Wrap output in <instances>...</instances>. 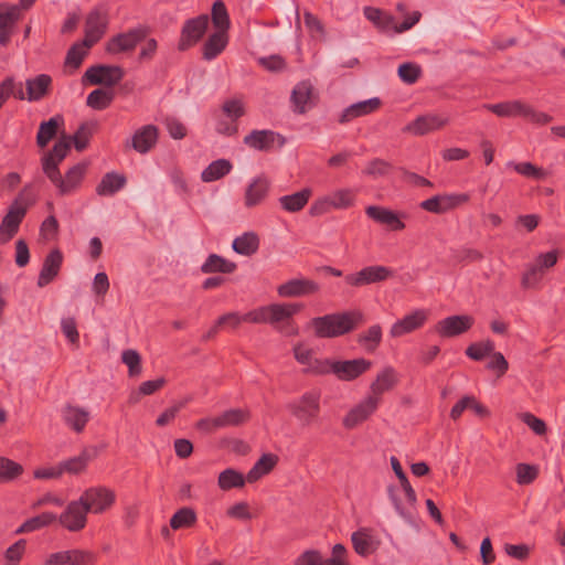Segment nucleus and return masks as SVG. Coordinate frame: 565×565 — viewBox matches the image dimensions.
I'll return each instance as SVG.
<instances>
[{
	"label": "nucleus",
	"mask_w": 565,
	"mask_h": 565,
	"mask_svg": "<svg viewBox=\"0 0 565 565\" xmlns=\"http://www.w3.org/2000/svg\"><path fill=\"white\" fill-rule=\"evenodd\" d=\"M96 128V122H83L72 137L74 147L77 151H83L89 142Z\"/></svg>",
	"instance_id": "obj_52"
},
{
	"label": "nucleus",
	"mask_w": 565,
	"mask_h": 565,
	"mask_svg": "<svg viewBox=\"0 0 565 565\" xmlns=\"http://www.w3.org/2000/svg\"><path fill=\"white\" fill-rule=\"evenodd\" d=\"M92 46L93 44H88L85 40L73 44L67 51L65 66L77 70Z\"/></svg>",
	"instance_id": "obj_48"
},
{
	"label": "nucleus",
	"mask_w": 565,
	"mask_h": 565,
	"mask_svg": "<svg viewBox=\"0 0 565 565\" xmlns=\"http://www.w3.org/2000/svg\"><path fill=\"white\" fill-rule=\"evenodd\" d=\"M198 522V515L193 508L183 507L177 510L170 518V529L178 531L181 529H191Z\"/></svg>",
	"instance_id": "obj_40"
},
{
	"label": "nucleus",
	"mask_w": 565,
	"mask_h": 565,
	"mask_svg": "<svg viewBox=\"0 0 565 565\" xmlns=\"http://www.w3.org/2000/svg\"><path fill=\"white\" fill-rule=\"evenodd\" d=\"M287 408L302 426H310L320 414V393L306 392L298 399L290 402Z\"/></svg>",
	"instance_id": "obj_4"
},
{
	"label": "nucleus",
	"mask_w": 565,
	"mask_h": 565,
	"mask_svg": "<svg viewBox=\"0 0 565 565\" xmlns=\"http://www.w3.org/2000/svg\"><path fill=\"white\" fill-rule=\"evenodd\" d=\"M212 22L222 32H226L230 28L228 13L222 0H216L212 6Z\"/></svg>",
	"instance_id": "obj_53"
},
{
	"label": "nucleus",
	"mask_w": 565,
	"mask_h": 565,
	"mask_svg": "<svg viewBox=\"0 0 565 565\" xmlns=\"http://www.w3.org/2000/svg\"><path fill=\"white\" fill-rule=\"evenodd\" d=\"M332 209L345 210L354 204L355 192L351 189H340L328 194Z\"/></svg>",
	"instance_id": "obj_50"
},
{
	"label": "nucleus",
	"mask_w": 565,
	"mask_h": 565,
	"mask_svg": "<svg viewBox=\"0 0 565 565\" xmlns=\"http://www.w3.org/2000/svg\"><path fill=\"white\" fill-rule=\"evenodd\" d=\"M323 565H350L349 553L343 544H335L332 547L331 556L323 558Z\"/></svg>",
	"instance_id": "obj_63"
},
{
	"label": "nucleus",
	"mask_w": 565,
	"mask_h": 565,
	"mask_svg": "<svg viewBox=\"0 0 565 565\" xmlns=\"http://www.w3.org/2000/svg\"><path fill=\"white\" fill-rule=\"evenodd\" d=\"M124 174L117 172H107L96 186V193L100 196H111L126 185Z\"/></svg>",
	"instance_id": "obj_35"
},
{
	"label": "nucleus",
	"mask_w": 565,
	"mask_h": 565,
	"mask_svg": "<svg viewBox=\"0 0 565 565\" xmlns=\"http://www.w3.org/2000/svg\"><path fill=\"white\" fill-rule=\"evenodd\" d=\"M148 30L145 26H137L127 32L113 36L106 44V51L109 54L127 53L135 50L137 44L143 41Z\"/></svg>",
	"instance_id": "obj_9"
},
{
	"label": "nucleus",
	"mask_w": 565,
	"mask_h": 565,
	"mask_svg": "<svg viewBox=\"0 0 565 565\" xmlns=\"http://www.w3.org/2000/svg\"><path fill=\"white\" fill-rule=\"evenodd\" d=\"M364 321L365 318L363 312L355 309L313 318L311 320V326L318 338L330 339L338 338L353 331Z\"/></svg>",
	"instance_id": "obj_2"
},
{
	"label": "nucleus",
	"mask_w": 565,
	"mask_h": 565,
	"mask_svg": "<svg viewBox=\"0 0 565 565\" xmlns=\"http://www.w3.org/2000/svg\"><path fill=\"white\" fill-rule=\"evenodd\" d=\"M97 451L94 448H84L79 455L60 462L61 469L70 475H78L85 471L88 462L95 458Z\"/></svg>",
	"instance_id": "obj_34"
},
{
	"label": "nucleus",
	"mask_w": 565,
	"mask_h": 565,
	"mask_svg": "<svg viewBox=\"0 0 565 565\" xmlns=\"http://www.w3.org/2000/svg\"><path fill=\"white\" fill-rule=\"evenodd\" d=\"M270 189V182L267 177L258 175L254 178L247 185L244 204L246 207H254L259 205L268 195Z\"/></svg>",
	"instance_id": "obj_29"
},
{
	"label": "nucleus",
	"mask_w": 565,
	"mask_h": 565,
	"mask_svg": "<svg viewBox=\"0 0 565 565\" xmlns=\"http://www.w3.org/2000/svg\"><path fill=\"white\" fill-rule=\"evenodd\" d=\"M516 482L521 486L532 483L539 475V470L533 465L518 463L515 467Z\"/></svg>",
	"instance_id": "obj_61"
},
{
	"label": "nucleus",
	"mask_w": 565,
	"mask_h": 565,
	"mask_svg": "<svg viewBox=\"0 0 565 565\" xmlns=\"http://www.w3.org/2000/svg\"><path fill=\"white\" fill-rule=\"evenodd\" d=\"M86 169L87 167L85 163H77L70 168L64 177L60 171H57L56 177L47 178L57 189L60 195H70L79 189L85 177Z\"/></svg>",
	"instance_id": "obj_11"
},
{
	"label": "nucleus",
	"mask_w": 565,
	"mask_h": 565,
	"mask_svg": "<svg viewBox=\"0 0 565 565\" xmlns=\"http://www.w3.org/2000/svg\"><path fill=\"white\" fill-rule=\"evenodd\" d=\"M277 462V458L274 455L265 454L263 455L252 467L246 476V480L249 483H253L259 480L265 475L269 473L271 469L275 467Z\"/></svg>",
	"instance_id": "obj_44"
},
{
	"label": "nucleus",
	"mask_w": 565,
	"mask_h": 565,
	"mask_svg": "<svg viewBox=\"0 0 565 565\" xmlns=\"http://www.w3.org/2000/svg\"><path fill=\"white\" fill-rule=\"evenodd\" d=\"M107 25V10L104 7L94 8L86 17L84 40L88 44H96L105 34Z\"/></svg>",
	"instance_id": "obj_14"
},
{
	"label": "nucleus",
	"mask_w": 565,
	"mask_h": 565,
	"mask_svg": "<svg viewBox=\"0 0 565 565\" xmlns=\"http://www.w3.org/2000/svg\"><path fill=\"white\" fill-rule=\"evenodd\" d=\"M19 19L20 8L18 6L0 3V29L13 28Z\"/></svg>",
	"instance_id": "obj_59"
},
{
	"label": "nucleus",
	"mask_w": 565,
	"mask_h": 565,
	"mask_svg": "<svg viewBox=\"0 0 565 565\" xmlns=\"http://www.w3.org/2000/svg\"><path fill=\"white\" fill-rule=\"evenodd\" d=\"M311 194V189L305 188L296 193L280 196L278 202L286 212L296 213L307 205Z\"/></svg>",
	"instance_id": "obj_36"
},
{
	"label": "nucleus",
	"mask_w": 565,
	"mask_h": 565,
	"mask_svg": "<svg viewBox=\"0 0 565 565\" xmlns=\"http://www.w3.org/2000/svg\"><path fill=\"white\" fill-rule=\"evenodd\" d=\"M125 72L117 65H94L86 70L83 81L90 85L113 87L121 82Z\"/></svg>",
	"instance_id": "obj_6"
},
{
	"label": "nucleus",
	"mask_w": 565,
	"mask_h": 565,
	"mask_svg": "<svg viewBox=\"0 0 565 565\" xmlns=\"http://www.w3.org/2000/svg\"><path fill=\"white\" fill-rule=\"evenodd\" d=\"M207 25L209 17L206 14L186 20L181 30L178 50L186 51L195 45L204 35Z\"/></svg>",
	"instance_id": "obj_13"
},
{
	"label": "nucleus",
	"mask_w": 565,
	"mask_h": 565,
	"mask_svg": "<svg viewBox=\"0 0 565 565\" xmlns=\"http://www.w3.org/2000/svg\"><path fill=\"white\" fill-rule=\"evenodd\" d=\"M397 74L402 82L412 85L415 84L422 75V67L412 62L403 63L398 66Z\"/></svg>",
	"instance_id": "obj_60"
},
{
	"label": "nucleus",
	"mask_w": 565,
	"mask_h": 565,
	"mask_svg": "<svg viewBox=\"0 0 565 565\" xmlns=\"http://www.w3.org/2000/svg\"><path fill=\"white\" fill-rule=\"evenodd\" d=\"M114 99V93L97 88L90 92L86 98V104L95 110H104L108 108Z\"/></svg>",
	"instance_id": "obj_49"
},
{
	"label": "nucleus",
	"mask_w": 565,
	"mask_h": 565,
	"mask_svg": "<svg viewBox=\"0 0 565 565\" xmlns=\"http://www.w3.org/2000/svg\"><path fill=\"white\" fill-rule=\"evenodd\" d=\"M65 424L76 433H81L89 420V413L82 407L67 405L63 409Z\"/></svg>",
	"instance_id": "obj_37"
},
{
	"label": "nucleus",
	"mask_w": 565,
	"mask_h": 565,
	"mask_svg": "<svg viewBox=\"0 0 565 565\" xmlns=\"http://www.w3.org/2000/svg\"><path fill=\"white\" fill-rule=\"evenodd\" d=\"M26 214V207L18 200L9 207L0 224V244H6L18 233L20 224Z\"/></svg>",
	"instance_id": "obj_16"
},
{
	"label": "nucleus",
	"mask_w": 565,
	"mask_h": 565,
	"mask_svg": "<svg viewBox=\"0 0 565 565\" xmlns=\"http://www.w3.org/2000/svg\"><path fill=\"white\" fill-rule=\"evenodd\" d=\"M313 87L310 82L298 83L291 92V104L295 113L303 114L311 106Z\"/></svg>",
	"instance_id": "obj_32"
},
{
	"label": "nucleus",
	"mask_w": 565,
	"mask_h": 565,
	"mask_svg": "<svg viewBox=\"0 0 565 565\" xmlns=\"http://www.w3.org/2000/svg\"><path fill=\"white\" fill-rule=\"evenodd\" d=\"M382 335H383V332H382L381 326L373 324L358 335L356 342L366 352H374L381 344Z\"/></svg>",
	"instance_id": "obj_43"
},
{
	"label": "nucleus",
	"mask_w": 565,
	"mask_h": 565,
	"mask_svg": "<svg viewBox=\"0 0 565 565\" xmlns=\"http://www.w3.org/2000/svg\"><path fill=\"white\" fill-rule=\"evenodd\" d=\"M158 141V128L154 125H146L135 131L131 137V147L139 153L149 152Z\"/></svg>",
	"instance_id": "obj_31"
},
{
	"label": "nucleus",
	"mask_w": 565,
	"mask_h": 565,
	"mask_svg": "<svg viewBox=\"0 0 565 565\" xmlns=\"http://www.w3.org/2000/svg\"><path fill=\"white\" fill-rule=\"evenodd\" d=\"M226 32L217 31L209 36L203 45V57L206 61L214 60L223 52L227 44Z\"/></svg>",
	"instance_id": "obj_42"
},
{
	"label": "nucleus",
	"mask_w": 565,
	"mask_h": 565,
	"mask_svg": "<svg viewBox=\"0 0 565 565\" xmlns=\"http://www.w3.org/2000/svg\"><path fill=\"white\" fill-rule=\"evenodd\" d=\"M494 351V343L490 340L470 344L466 349V355L475 361H481Z\"/></svg>",
	"instance_id": "obj_58"
},
{
	"label": "nucleus",
	"mask_w": 565,
	"mask_h": 565,
	"mask_svg": "<svg viewBox=\"0 0 565 565\" xmlns=\"http://www.w3.org/2000/svg\"><path fill=\"white\" fill-rule=\"evenodd\" d=\"M399 383V374L395 367L386 365L379 371L374 381L370 384V395L376 396L382 402V395L392 391Z\"/></svg>",
	"instance_id": "obj_23"
},
{
	"label": "nucleus",
	"mask_w": 565,
	"mask_h": 565,
	"mask_svg": "<svg viewBox=\"0 0 565 565\" xmlns=\"http://www.w3.org/2000/svg\"><path fill=\"white\" fill-rule=\"evenodd\" d=\"M236 264L217 255L210 254L205 262L201 265V271L203 274H232L236 269Z\"/></svg>",
	"instance_id": "obj_38"
},
{
	"label": "nucleus",
	"mask_w": 565,
	"mask_h": 565,
	"mask_svg": "<svg viewBox=\"0 0 565 565\" xmlns=\"http://www.w3.org/2000/svg\"><path fill=\"white\" fill-rule=\"evenodd\" d=\"M300 303H273L250 310L246 313L228 312L217 319V326L237 329L243 322L250 323H270L276 326L288 321L294 315L300 311Z\"/></svg>",
	"instance_id": "obj_1"
},
{
	"label": "nucleus",
	"mask_w": 565,
	"mask_h": 565,
	"mask_svg": "<svg viewBox=\"0 0 565 565\" xmlns=\"http://www.w3.org/2000/svg\"><path fill=\"white\" fill-rule=\"evenodd\" d=\"M372 367V362L364 358L335 361L334 375L340 381H353Z\"/></svg>",
	"instance_id": "obj_24"
},
{
	"label": "nucleus",
	"mask_w": 565,
	"mask_h": 565,
	"mask_svg": "<svg viewBox=\"0 0 565 565\" xmlns=\"http://www.w3.org/2000/svg\"><path fill=\"white\" fill-rule=\"evenodd\" d=\"M64 122L61 115L50 118L47 121L41 122L36 135V143L40 148H44L56 136L60 126Z\"/></svg>",
	"instance_id": "obj_39"
},
{
	"label": "nucleus",
	"mask_w": 565,
	"mask_h": 565,
	"mask_svg": "<svg viewBox=\"0 0 565 565\" xmlns=\"http://www.w3.org/2000/svg\"><path fill=\"white\" fill-rule=\"evenodd\" d=\"M320 291V285L309 278H292L281 284L277 288V292L280 297H307L316 295Z\"/></svg>",
	"instance_id": "obj_18"
},
{
	"label": "nucleus",
	"mask_w": 565,
	"mask_h": 565,
	"mask_svg": "<svg viewBox=\"0 0 565 565\" xmlns=\"http://www.w3.org/2000/svg\"><path fill=\"white\" fill-rule=\"evenodd\" d=\"M294 565H323V556L318 550H306L294 561Z\"/></svg>",
	"instance_id": "obj_64"
},
{
	"label": "nucleus",
	"mask_w": 565,
	"mask_h": 565,
	"mask_svg": "<svg viewBox=\"0 0 565 565\" xmlns=\"http://www.w3.org/2000/svg\"><path fill=\"white\" fill-rule=\"evenodd\" d=\"M475 323L469 315H454L439 320L433 331L440 338H456L468 332Z\"/></svg>",
	"instance_id": "obj_7"
},
{
	"label": "nucleus",
	"mask_w": 565,
	"mask_h": 565,
	"mask_svg": "<svg viewBox=\"0 0 565 565\" xmlns=\"http://www.w3.org/2000/svg\"><path fill=\"white\" fill-rule=\"evenodd\" d=\"M467 193L437 194L419 203L420 209L434 214H444L469 201Z\"/></svg>",
	"instance_id": "obj_8"
},
{
	"label": "nucleus",
	"mask_w": 565,
	"mask_h": 565,
	"mask_svg": "<svg viewBox=\"0 0 565 565\" xmlns=\"http://www.w3.org/2000/svg\"><path fill=\"white\" fill-rule=\"evenodd\" d=\"M363 13L381 32L395 34L396 21L392 14L374 7H365Z\"/></svg>",
	"instance_id": "obj_33"
},
{
	"label": "nucleus",
	"mask_w": 565,
	"mask_h": 565,
	"mask_svg": "<svg viewBox=\"0 0 565 565\" xmlns=\"http://www.w3.org/2000/svg\"><path fill=\"white\" fill-rule=\"evenodd\" d=\"M365 214L374 222L387 226L391 231H403L405 223L401 220L399 214L380 205H369Z\"/></svg>",
	"instance_id": "obj_26"
},
{
	"label": "nucleus",
	"mask_w": 565,
	"mask_h": 565,
	"mask_svg": "<svg viewBox=\"0 0 565 565\" xmlns=\"http://www.w3.org/2000/svg\"><path fill=\"white\" fill-rule=\"evenodd\" d=\"M232 247L237 254L250 256L257 252L259 238L255 233L247 232L236 237L233 241Z\"/></svg>",
	"instance_id": "obj_45"
},
{
	"label": "nucleus",
	"mask_w": 565,
	"mask_h": 565,
	"mask_svg": "<svg viewBox=\"0 0 565 565\" xmlns=\"http://www.w3.org/2000/svg\"><path fill=\"white\" fill-rule=\"evenodd\" d=\"M121 360L128 366L130 376H137L141 373V358L136 350H125L121 354Z\"/></svg>",
	"instance_id": "obj_62"
},
{
	"label": "nucleus",
	"mask_w": 565,
	"mask_h": 565,
	"mask_svg": "<svg viewBox=\"0 0 565 565\" xmlns=\"http://www.w3.org/2000/svg\"><path fill=\"white\" fill-rule=\"evenodd\" d=\"M233 166L227 159H217L211 162L201 173L203 182H214L227 175Z\"/></svg>",
	"instance_id": "obj_41"
},
{
	"label": "nucleus",
	"mask_w": 565,
	"mask_h": 565,
	"mask_svg": "<svg viewBox=\"0 0 565 565\" xmlns=\"http://www.w3.org/2000/svg\"><path fill=\"white\" fill-rule=\"evenodd\" d=\"M56 520V515L52 512H43L39 515L28 519L17 530V534L30 533L45 527Z\"/></svg>",
	"instance_id": "obj_47"
},
{
	"label": "nucleus",
	"mask_w": 565,
	"mask_h": 565,
	"mask_svg": "<svg viewBox=\"0 0 565 565\" xmlns=\"http://www.w3.org/2000/svg\"><path fill=\"white\" fill-rule=\"evenodd\" d=\"M245 481L247 480L241 472L232 468H228L220 473L217 483L222 490L226 491L232 488L243 487L245 484Z\"/></svg>",
	"instance_id": "obj_51"
},
{
	"label": "nucleus",
	"mask_w": 565,
	"mask_h": 565,
	"mask_svg": "<svg viewBox=\"0 0 565 565\" xmlns=\"http://www.w3.org/2000/svg\"><path fill=\"white\" fill-rule=\"evenodd\" d=\"M393 275L391 268L382 265L367 266L360 271L345 276V282L350 286L361 287L370 284L381 282Z\"/></svg>",
	"instance_id": "obj_15"
},
{
	"label": "nucleus",
	"mask_w": 565,
	"mask_h": 565,
	"mask_svg": "<svg viewBox=\"0 0 565 565\" xmlns=\"http://www.w3.org/2000/svg\"><path fill=\"white\" fill-rule=\"evenodd\" d=\"M88 512L100 514L113 507L116 494L106 487H92L86 489L79 497Z\"/></svg>",
	"instance_id": "obj_5"
},
{
	"label": "nucleus",
	"mask_w": 565,
	"mask_h": 565,
	"mask_svg": "<svg viewBox=\"0 0 565 565\" xmlns=\"http://www.w3.org/2000/svg\"><path fill=\"white\" fill-rule=\"evenodd\" d=\"M544 271L535 263L529 264L521 278V286L524 289L536 288L543 279Z\"/></svg>",
	"instance_id": "obj_54"
},
{
	"label": "nucleus",
	"mask_w": 565,
	"mask_h": 565,
	"mask_svg": "<svg viewBox=\"0 0 565 565\" xmlns=\"http://www.w3.org/2000/svg\"><path fill=\"white\" fill-rule=\"evenodd\" d=\"M381 403L376 396L370 394L364 397L359 404L349 411L343 418V426L348 429L356 427L359 424L365 422L372 414L375 413Z\"/></svg>",
	"instance_id": "obj_20"
},
{
	"label": "nucleus",
	"mask_w": 565,
	"mask_h": 565,
	"mask_svg": "<svg viewBox=\"0 0 565 565\" xmlns=\"http://www.w3.org/2000/svg\"><path fill=\"white\" fill-rule=\"evenodd\" d=\"M23 472V468L20 463L0 457V483L14 480Z\"/></svg>",
	"instance_id": "obj_55"
},
{
	"label": "nucleus",
	"mask_w": 565,
	"mask_h": 565,
	"mask_svg": "<svg viewBox=\"0 0 565 565\" xmlns=\"http://www.w3.org/2000/svg\"><path fill=\"white\" fill-rule=\"evenodd\" d=\"M96 556L90 551L73 548L52 553L45 559V565H88L93 564Z\"/></svg>",
	"instance_id": "obj_19"
},
{
	"label": "nucleus",
	"mask_w": 565,
	"mask_h": 565,
	"mask_svg": "<svg viewBox=\"0 0 565 565\" xmlns=\"http://www.w3.org/2000/svg\"><path fill=\"white\" fill-rule=\"evenodd\" d=\"M244 145L257 151H271L275 147L281 148L286 143V139L280 134L269 130H252L244 137Z\"/></svg>",
	"instance_id": "obj_12"
},
{
	"label": "nucleus",
	"mask_w": 565,
	"mask_h": 565,
	"mask_svg": "<svg viewBox=\"0 0 565 565\" xmlns=\"http://www.w3.org/2000/svg\"><path fill=\"white\" fill-rule=\"evenodd\" d=\"M351 542L354 552L362 557L373 554L381 544L371 527H360L353 532L351 534Z\"/></svg>",
	"instance_id": "obj_25"
},
{
	"label": "nucleus",
	"mask_w": 565,
	"mask_h": 565,
	"mask_svg": "<svg viewBox=\"0 0 565 565\" xmlns=\"http://www.w3.org/2000/svg\"><path fill=\"white\" fill-rule=\"evenodd\" d=\"M52 83L51 76L46 74H40L34 78H29L25 82L26 86V96L24 95L22 88L20 87L18 92L14 94V97L23 100L28 99L29 102H38L42 99L49 90V87Z\"/></svg>",
	"instance_id": "obj_27"
},
{
	"label": "nucleus",
	"mask_w": 565,
	"mask_h": 565,
	"mask_svg": "<svg viewBox=\"0 0 565 565\" xmlns=\"http://www.w3.org/2000/svg\"><path fill=\"white\" fill-rule=\"evenodd\" d=\"M428 316L429 313L426 309L412 311L392 324L390 330L391 337L399 338L420 329L426 323Z\"/></svg>",
	"instance_id": "obj_21"
},
{
	"label": "nucleus",
	"mask_w": 565,
	"mask_h": 565,
	"mask_svg": "<svg viewBox=\"0 0 565 565\" xmlns=\"http://www.w3.org/2000/svg\"><path fill=\"white\" fill-rule=\"evenodd\" d=\"M88 513L81 499L74 500L67 504L58 521L68 531L78 532L85 527Z\"/></svg>",
	"instance_id": "obj_17"
},
{
	"label": "nucleus",
	"mask_w": 565,
	"mask_h": 565,
	"mask_svg": "<svg viewBox=\"0 0 565 565\" xmlns=\"http://www.w3.org/2000/svg\"><path fill=\"white\" fill-rule=\"evenodd\" d=\"M499 117H522L537 125H546L552 121V116L539 111L521 100H510L483 106Z\"/></svg>",
	"instance_id": "obj_3"
},
{
	"label": "nucleus",
	"mask_w": 565,
	"mask_h": 565,
	"mask_svg": "<svg viewBox=\"0 0 565 565\" xmlns=\"http://www.w3.org/2000/svg\"><path fill=\"white\" fill-rule=\"evenodd\" d=\"M391 465H392V468H393L396 477L398 478V480L401 482V486L405 492L407 501L411 503H415L416 493H415L414 489L412 488V486L407 479V476L405 475L397 458L391 457Z\"/></svg>",
	"instance_id": "obj_57"
},
{
	"label": "nucleus",
	"mask_w": 565,
	"mask_h": 565,
	"mask_svg": "<svg viewBox=\"0 0 565 565\" xmlns=\"http://www.w3.org/2000/svg\"><path fill=\"white\" fill-rule=\"evenodd\" d=\"M249 418V413L242 408H232L225 411L215 417V425L218 428L238 426Z\"/></svg>",
	"instance_id": "obj_46"
},
{
	"label": "nucleus",
	"mask_w": 565,
	"mask_h": 565,
	"mask_svg": "<svg viewBox=\"0 0 565 565\" xmlns=\"http://www.w3.org/2000/svg\"><path fill=\"white\" fill-rule=\"evenodd\" d=\"M508 167H512L519 174L532 178L534 180H543L546 177V172L531 162H508Z\"/></svg>",
	"instance_id": "obj_56"
},
{
	"label": "nucleus",
	"mask_w": 565,
	"mask_h": 565,
	"mask_svg": "<svg viewBox=\"0 0 565 565\" xmlns=\"http://www.w3.org/2000/svg\"><path fill=\"white\" fill-rule=\"evenodd\" d=\"M381 106V99L379 97H372L366 100L354 103L343 109L339 117L340 124H347L355 118L370 115L376 111Z\"/></svg>",
	"instance_id": "obj_30"
},
{
	"label": "nucleus",
	"mask_w": 565,
	"mask_h": 565,
	"mask_svg": "<svg viewBox=\"0 0 565 565\" xmlns=\"http://www.w3.org/2000/svg\"><path fill=\"white\" fill-rule=\"evenodd\" d=\"M449 122V117L445 114L427 113L416 117L408 122L403 131L414 136H425L427 134L440 130Z\"/></svg>",
	"instance_id": "obj_10"
},
{
	"label": "nucleus",
	"mask_w": 565,
	"mask_h": 565,
	"mask_svg": "<svg viewBox=\"0 0 565 565\" xmlns=\"http://www.w3.org/2000/svg\"><path fill=\"white\" fill-rule=\"evenodd\" d=\"M63 263V254L60 249L51 250L44 258L36 285L43 288L51 284L58 275Z\"/></svg>",
	"instance_id": "obj_28"
},
{
	"label": "nucleus",
	"mask_w": 565,
	"mask_h": 565,
	"mask_svg": "<svg viewBox=\"0 0 565 565\" xmlns=\"http://www.w3.org/2000/svg\"><path fill=\"white\" fill-rule=\"evenodd\" d=\"M71 149V140L63 137L53 146L52 150L42 158V170L46 177H56L60 163L66 158Z\"/></svg>",
	"instance_id": "obj_22"
}]
</instances>
